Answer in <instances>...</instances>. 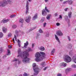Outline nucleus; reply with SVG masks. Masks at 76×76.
<instances>
[{
  "instance_id": "obj_56",
  "label": "nucleus",
  "mask_w": 76,
  "mask_h": 76,
  "mask_svg": "<svg viewBox=\"0 0 76 76\" xmlns=\"http://www.w3.org/2000/svg\"><path fill=\"white\" fill-rule=\"evenodd\" d=\"M8 47L9 48H11V47H12V46H8Z\"/></svg>"
},
{
  "instance_id": "obj_2",
  "label": "nucleus",
  "mask_w": 76,
  "mask_h": 76,
  "mask_svg": "<svg viewBox=\"0 0 76 76\" xmlns=\"http://www.w3.org/2000/svg\"><path fill=\"white\" fill-rule=\"evenodd\" d=\"M40 53L37 52L35 55L36 58L35 60L36 61H39L42 60L44 58H45L46 54L45 53L42 52H40Z\"/></svg>"
},
{
  "instance_id": "obj_14",
  "label": "nucleus",
  "mask_w": 76,
  "mask_h": 76,
  "mask_svg": "<svg viewBox=\"0 0 76 76\" xmlns=\"http://www.w3.org/2000/svg\"><path fill=\"white\" fill-rule=\"evenodd\" d=\"M55 38L58 41V42L59 43V44H60V40H59V39L58 38V37H57V36L56 35H55Z\"/></svg>"
},
{
  "instance_id": "obj_37",
  "label": "nucleus",
  "mask_w": 76,
  "mask_h": 76,
  "mask_svg": "<svg viewBox=\"0 0 76 76\" xmlns=\"http://www.w3.org/2000/svg\"><path fill=\"white\" fill-rule=\"evenodd\" d=\"M72 67L73 68H76V66L75 64H73V65H72Z\"/></svg>"
},
{
  "instance_id": "obj_64",
  "label": "nucleus",
  "mask_w": 76,
  "mask_h": 76,
  "mask_svg": "<svg viewBox=\"0 0 76 76\" xmlns=\"http://www.w3.org/2000/svg\"><path fill=\"white\" fill-rule=\"evenodd\" d=\"M13 42H14V43H15V40H13Z\"/></svg>"
},
{
  "instance_id": "obj_31",
  "label": "nucleus",
  "mask_w": 76,
  "mask_h": 76,
  "mask_svg": "<svg viewBox=\"0 0 76 76\" xmlns=\"http://www.w3.org/2000/svg\"><path fill=\"white\" fill-rule=\"evenodd\" d=\"M12 28H13V29H15V28H16L17 26H16V25H14L12 26Z\"/></svg>"
},
{
  "instance_id": "obj_58",
  "label": "nucleus",
  "mask_w": 76,
  "mask_h": 76,
  "mask_svg": "<svg viewBox=\"0 0 76 76\" xmlns=\"http://www.w3.org/2000/svg\"><path fill=\"white\" fill-rule=\"evenodd\" d=\"M7 70H10V68L8 67L7 68Z\"/></svg>"
},
{
  "instance_id": "obj_38",
  "label": "nucleus",
  "mask_w": 76,
  "mask_h": 76,
  "mask_svg": "<svg viewBox=\"0 0 76 76\" xmlns=\"http://www.w3.org/2000/svg\"><path fill=\"white\" fill-rule=\"evenodd\" d=\"M14 38L16 41H17V38L15 34L14 35Z\"/></svg>"
},
{
  "instance_id": "obj_60",
  "label": "nucleus",
  "mask_w": 76,
  "mask_h": 76,
  "mask_svg": "<svg viewBox=\"0 0 76 76\" xmlns=\"http://www.w3.org/2000/svg\"><path fill=\"white\" fill-rule=\"evenodd\" d=\"M12 40H13V41L15 40V39H14V38H13L12 39Z\"/></svg>"
},
{
  "instance_id": "obj_30",
  "label": "nucleus",
  "mask_w": 76,
  "mask_h": 76,
  "mask_svg": "<svg viewBox=\"0 0 76 76\" xmlns=\"http://www.w3.org/2000/svg\"><path fill=\"white\" fill-rule=\"evenodd\" d=\"M23 75L24 76H28L29 74H28L27 73H25Z\"/></svg>"
},
{
  "instance_id": "obj_8",
  "label": "nucleus",
  "mask_w": 76,
  "mask_h": 76,
  "mask_svg": "<svg viewBox=\"0 0 76 76\" xmlns=\"http://www.w3.org/2000/svg\"><path fill=\"white\" fill-rule=\"evenodd\" d=\"M56 34L58 36H63V33H62L61 31H58L56 32Z\"/></svg>"
},
{
  "instance_id": "obj_16",
  "label": "nucleus",
  "mask_w": 76,
  "mask_h": 76,
  "mask_svg": "<svg viewBox=\"0 0 76 76\" xmlns=\"http://www.w3.org/2000/svg\"><path fill=\"white\" fill-rule=\"evenodd\" d=\"M8 21H9V19L3 20H2V22H3V23H5L6 22H7Z\"/></svg>"
},
{
  "instance_id": "obj_20",
  "label": "nucleus",
  "mask_w": 76,
  "mask_h": 76,
  "mask_svg": "<svg viewBox=\"0 0 76 76\" xmlns=\"http://www.w3.org/2000/svg\"><path fill=\"white\" fill-rule=\"evenodd\" d=\"M72 60H73L74 62H75V63H76V56H73L72 58Z\"/></svg>"
},
{
  "instance_id": "obj_36",
  "label": "nucleus",
  "mask_w": 76,
  "mask_h": 76,
  "mask_svg": "<svg viewBox=\"0 0 76 76\" xmlns=\"http://www.w3.org/2000/svg\"><path fill=\"white\" fill-rule=\"evenodd\" d=\"M39 31L40 33H43V31H42V30L41 29H40L39 30Z\"/></svg>"
},
{
  "instance_id": "obj_24",
  "label": "nucleus",
  "mask_w": 76,
  "mask_h": 76,
  "mask_svg": "<svg viewBox=\"0 0 76 76\" xmlns=\"http://www.w3.org/2000/svg\"><path fill=\"white\" fill-rule=\"evenodd\" d=\"M68 47H69V48H72V44L71 43L68 44Z\"/></svg>"
},
{
  "instance_id": "obj_34",
  "label": "nucleus",
  "mask_w": 76,
  "mask_h": 76,
  "mask_svg": "<svg viewBox=\"0 0 76 76\" xmlns=\"http://www.w3.org/2000/svg\"><path fill=\"white\" fill-rule=\"evenodd\" d=\"M8 37H12V33H10L8 35Z\"/></svg>"
},
{
  "instance_id": "obj_25",
  "label": "nucleus",
  "mask_w": 76,
  "mask_h": 76,
  "mask_svg": "<svg viewBox=\"0 0 76 76\" xmlns=\"http://www.w3.org/2000/svg\"><path fill=\"white\" fill-rule=\"evenodd\" d=\"M7 52H8V53L7 54V56H9L10 54V50L8 49L7 50Z\"/></svg>"
},
{
  "instance_id": "obj_33",
  "label": "nucleus",
  "mask_w": 76,
  "mask_h": 76,
  "mask_svg": "<svg viewBox=\"0 0 76 76\" xmlns=\"http://www.w3.org/2000/svg\"><path fill=\"white\" fill-rule=\"evenodd\" d=\"M15 16H16V15H11L10 16V17L11 18H14Z\"/></svg>"
},
{
  "instance_id": "obj_40",
  "label": "nucleus",
  "mask_w": 76,
  "mask_h": 76,
  "mask_svg": "<svg viewBox=\"0 0 76 76\" xmlns=\"http://www.w3.org/2000/svg\"><path fill=\"white\" fill-rule=\"evenodd\" d=\"M49 34L48 33H47L46 35V37H49Z\"/></svg>"
},
{
  "instance_id": "obj_35",
  "label": "nucleus",
  "mask_w": 76,
  "mask_h": 76,
  "mask_svg": "<svg viewBox=\"0 0 76 76\" xmlns=\"http://www.w3.org/2000/svg\"><path fill=\"white\" fill-rule=\"evenodd\" d=\"M45 20V18H43L42 20H41V22H43Z\"/></svg>"
},
{
  "instance_id": "obj_26",
  "label": "nucleus",
  "mask_w": 76,
  "mask_h": 76,
  "mask_svg": "<svg viewBox=\"0 0 76 76\" xmlns=\"http://www.w3.org/2000/svg\"><path fill=\"white\" fill-rule=\"evenodd\" d=\"M51 16V15H48L47 16L46 18L47 19H48V20H49L50 18V16Z\"/></svg>"
},
{
  "instance_id": "obj_54",
  "label": "nucleus",
  "mask_w": 76,
  "mask_h": 76,
  "mask_svg": "<svg viewBox=\"0 0 76 76\" xmlns=\"http://www.w3.org/2000/svg\"><path fill=\"white\" fill-rule=\"evenodd\" d=\"M55 16H57L58 15V14H57V13H55Z\"/></svg>"
},
{
  "instance_id": "obj_32",
  "label": "nucleus",
  "mask_w": 76,
  "mask_h": 76,
  "mask_svg": "<svg viewBox=\"0 0 76 76\" xmlns=\"http://www.w3.org/2000/svg\"><path fill=\"white\" fill-rule=\"evenodd\" d=\"M66 72H68L70 71V68H67L66 69Z\"/></svg>"
},
{
  "instance_id": "obj_12",
  "label": "nucleus",
  "mask_w": 76,
  "mask_h": 76,
  "mask_svg": "<svg viewBox=\"0 0 76 76\" xmlns=\"http://www.w3.org/2000/svg\"><path fill=\"white\" fill-rule=\"evenodd\" d=\"M67 66V64L65 63H62L60 64V66H63V67H66Z\"/></svg>"
},
{
  "instance_id": "obj_10",
  "label": "nucleus",
  "mask_w": 76,
  "mask_h": 76,
  "mask_svg": "<svg viewBox=\"0 0 76 76\" xmlns=\"http://www.w3.org/2000/svg\"><path fill=\"white\" fill-rule=\"evenodd\" d=\"M65 21H66L68 22V23H69L70 22V20L69 19V17L67 15L65 16Z\"/></svg>"
},
{
  "instance_id": "obj_59",
  "label": "nucleus",
  "mask_w": 76,
  "mask_h": 76,
  "mask_svg": "<svg viewBox=\"0 0 76 76\" xmlns=\"http://www.w3.org/2000/svg\"><path fill=\"white\" fill-rule=\"evenodd\" d=\"M31 0H28L30 2H31Z\"/></svg>"
},
{
  "instance_id": "obj_28",
  "label": "nucleus",
  "mask_w": 76,
  "mask_h": 76,
  "mask_svg": "<svg viewBox=\"0 0 76 76\" xmlns=\"http://www.w3.org/2000/svg\"><path fill=\"white\" fill-rule=\"evenodd\" d=\"M55 49H53L51 52V54H54V53L55 52Z\"/></svg>"
},
{
  "instance_id": "obj_27",
  "label": "nucleus",
  "mask_w": 76,
  "mask_h": 76,
  "mask_svg": "<svg viewBox=\"0 0 76 76\" xmlns=\"http://www.w3.org/2000/svg\"><path fill=\"white\" fill-rule=\"evenodd\" d=\"M23 19H20V20H19V22H20V23H22L23 22Z\"/></svg>"
},
{
  "instance_id": "obj_39",
  "label": "nucleus",
  "mask_w": 76,
  "mask_h": 76,
  "mask_svg": "<svg viewBox=\"0 0 76 76\" xmlns=\"http://www.w3.org/2000/svg\"><path fill=\"white\" fill-rule=\"evenodd\" d=\"M73 52H69V54L70 55V56H72L73 55Z\"/></svg>"
},
{
  "instance_id": "obj_15",
  "label": "nucleus",
  "mask_w": 76,
  "mask_h": 76,
  "mask_svg": "<svg viewBox=\"0 0 76 76\" xmlns=\"http://www.w3.org/2000/svg\"><path fill=\"white\" fill-rule=\"evenodd\" d=\"M67 3H68L69 4L71 5L73 4V1L71 0H68L67 1Z\"/></svg>"
},
{
  "instance_id": "obj_47",
  "label": "nucleus",
  "mask_w": 76,
  "mask_h": 76,
  "mask_svg": "<svg viewBox=\"0 0 76 76\" xmlns=\"http://www.w3.org/2000/svg\"><path fill=\"white\" fill-rule=\"evenodd\" d=\"M59 19H62V16L61 15H59Z\"/></svg>"
},
{
  "instance_id": "obj_23",
  "label": "nucleus",
  "mask_w": 76,
  "mask_h": 76,
  "mask_svg": "<svg viewBox=\"0 0 76 76\" xmlns=\"http://www.w3.org/2000/svg\"><path fill=\"white\" fill-rule=\"evenodd\" d=\"M39 50L41 51H44V50H45V48L43 47L42 46L40 48Z\"/></svg>"
},
{
  "instance_id": "obj_42",
  "label": "nucleus",
  "mask_w": 76,
  "mask_h": 76,
  "mask_svg": "<svg viewBox=\"0 0 76 76\" xmlns=\"http://www.w3.org/2000/svg\"><path fill=\"white\" fill-rule=\"evenodd\" d=\"M18 44H20V41L19 40V39H18Z\"/></svg>"
},
{
  "instance_id": "obj_29",
  "label": "nucleus",
  "mask_w": 76,
  "mask_h": 76,
  "mask_svg": "<svg viewBox=\"0 0 76 76\" xmlns=\"http://www.w3.org/2000/svg\"><path fill=\"white\" fill-rule=\"evenodd\" d=\"M3 37V34L2 32H0V38H2Z\"/></svg>"
},
{
  "instance_id": "obj_43",
  "label": "nucleus",
  "mask_w": 76,
  "mask_h": 76,
  "mask_svg": "<svg viewBox=\"0 0 76 76\" xmlns=\"http://www.w3.org/2000/svg\"><path fill=\"white\" fill-rule=\"evenodd\" d=\"M56 25L57 26H60V24L59 23H56Z\"/></svg>"
},
{
  "instance_id": "obj_6",
  "label": "nucleus",
  "mask_w": 76,
  "mask_h": 76,
  "mask_svg": "<svg viewBox=\"0 0 76 76\" xmlns=\"http://www.w3.org/2000/svg\"><path fill=\"white\" fill-rule=\"evenodd\" d=\"M47 12H50V11L48 10L47 9V7H45V9H44L42 11V15H43V16L47 15Z\"/></svg>"
},
{
  "instance_id": "obj_63",
  "label": "nucleus",
  "mask_w": 76,
  "mask_h": 76,
  "mask_svg": "<svg viewBox=\"0 0 76 76\" xmlns=\"http://www.w3.org/2000/svg\"><path fill=\"white\" fill-rule=\"evenodd\" d=\"M74 76H76V74H75L74 75Z\"/></svg>"
},
{
  "instance_id": "obj_55",
  "label": "nucleus",
  "mask_w": 76,
  "mask_h": 76,
  "mask_svg": "<svg viewBox=\"0 0 76 76\" xmlns=\"http://www.w3.org/2000/svg\"><path fill=\"white\" fill-rule=\"evenodd\" d=\"M34 47V44H32V48H33Z\"/></svg>"
},
{
  "instance_id": "obj_50",
  "label": "nucleus",
  "mask_w": 76,
  "mask_h": 76,
  "mask_svg": "<svg viewBox=\"0 0 76 76\" xmlns=\"http://www.w3.org/2000/svg\"><path fill=\"white\" fill-rule=\"evenodd\" d=\"M15 32L16 35L17 34H18V30H15Z\"/></svg>"
},
{
  "instance_id": "obj_13",
  "label": "nucleus",
  "mask_w": 76,
  "mask_h": 76,
  "mask_svg": "<svg viewBox=\"0 0 76 76\" xmlns=\"http://www.w3.org/2000/svg\"><path fill=\"white\" fill-rule=\"evenodd\" d=\"M38 17V14H35V15L33 18V20H35V19H37V18Z\"/></svg>"
},
{
  "instance_id": "obj_62",
  "label": "nucleus",
  "mask_w": 76,
  "mask_h": 76,
  "mask_svg": "<svg viewBox=\"0 0 76 76\" xmlns=\"http://www.w3.org/2000/svg\"><path fill=\"white\" fill-rule=\"evenodd\" d=\"M63 0H60V1H62Z\"/></svg>"
},
{
  "instance_id": "obj_22",
  "label": "nucleus",
  "mask_w": 76,
  "mask_h": 76,
  "mask_svg": "<svg viewBox=\"0 0 76 76\" xmlns=\"http://www.w3.org/2000/svg\"><path fill=\"white\" fill-rule=\"evenodd\" d=\"M36 29V27L32 28H31L30 30H29L28 32H30L31 31L34 30V29Z\"/></svg>"
},
{
  "instance_id": "obj_18",
  "label": "nucleus",
  "mask_w": 76,
  "mask_h": 76,
  "mask_svg": "<svg viewBox=\"0 0 76 76\" xmlns=\"http://www.w3.org/2000/svg\"><path fill=\"white\" fill-rule=\"evenodd\" d=\"M28 41H27L26 42V43H24V47L26 48V46H28Z\"/></svg>"
},
{
  "instance_id": "obj_11",
  "label": "nucleus",
  "mask_w": 76,
  "mask_h": 76,
  "mask_svg": "<svg viewBox=\"0 0 76 76\" xmlns=\"http://www.w3.org/2000/svg\"><path fill=\"white\" fill-rule=\"evenodd\" d=\"M40 64L42 67H45V66H46V63L44 62H43Z\"/></svg>"
},
{
  "instance_id": "obj_5",
  "label": "nucleus",
  "mask_w": 76,
  "mask_h": 76,
  "mask_svg": "<svg viewBox=\"0 0 76 76\" xmlns=\"http://www.w3.org/2000/svg\"><path fill=\"white\" fill-rule=\"evenodd\" d=\"M64 60L66 63H70L72 61L71 58L69 55H66L64 56Z\"/></svg>"
},
{
  "instance_id": "obj_61",
  "label": "nucleus",
  "mask_w": 76,
  "mask_h": 76,
  "mask_svg": "<svg viewBox=\"0 0 76 76\" xmlns=\"http://www.w3.org/2000/svg\"><path fill=\"white\" fill-rule=\"evenodd\" d=\"M1 59H0V62H1Z\"/></svg>"
},
{
  "instance_id": "obj_51",
  "label": "nucleus",
  "mask_w": 76,
  "mask_h": 76,
  "mask_svg": "<svg viewBox=\"0 0 76 76\" xmlns=\"http://www.w3.org/2000/svg\"><path fill=\"white\" fill-rule=\"evenodd\" d=\"M67 9H68V8H66L64 9V10H65V11H66L67 10Z\"/></svg>"
},
{
  "instance_id": "obj_17",
  "label": "nucleus",
  "mask_w": 76,
  "mask_h": 76,
  "mask_svg": "<svg viewBox=\"0 0 76 76\" xmlns=\"http://www.w3.org/2000/svg\"><path fill=\"white\" fill-rule=\"evenodd\" d=\"M2 31L4 33H6L7 31V28L4 27L2 28Z\"/></svg>"
},
{
  "instance_id": "obj_1",
  "label": "nucleus",
  "mask_w": 76,
  "mask_h": 76,
  "mask_svg": "<svg viewBox=\"0 0 76 76\" xmlns=\"http://www.w3.org/2000/svg\"><path fill=\"white\" fill-rule=\"evenodd\" d=\"M33 51L32 49H31V48H29L28 50L26 51L22 52L21 50L19 48L18 50V55L17 56V57H20L22 58H23V63H29L30 59L29 58L27 57L28 56H29V53H28V52L30 51Z\"/></svg>"
},
{
  "instance_id": "obj_21",
  "label": "nucleus",
  "mask_w": 76,
  "mask_h": 76,
  "mask_svg": "<svg viewBox=\"0 0 76 76\" xmlns=\"http://www.w3.org/2000/svg\"><path fill=\"white\" fill-rule=\"evenodd\" d=\"M18 61L19 64L20 63V61L19 60V59L15 58L13 60V61Z\"/></svg>"
},
{
  "instance_id": "obj_46",
  "label": "nucleus",
  "mask_w": 76,
  "mask_h": 76,
  "mask_svg": "<svg viewBox=\"0 0 76 76\" xmlns=\"http://www.w3.org/2000/svg\"><path fill=\"white\" fill-rule=\"evenodd\" d=\"M45 3H47L49 1V0H44Z\"/></svg>"
},
{
  "instance_id": "obj_45",
  "label": "nucleus",
  "mask_w": 76,
  "mask_h": 76,
  "mask_svg": "<svg viewBox=\"0 0 76 76\" xmlns=\"http://www.w3.org/2000/svg\"><path fill=\"white\" fill-rule=\"evenodd\" d=\"M46 25H47V23H45L43 24V26H44V27H45V26H46Z\"/></svg>"
},
{
  "instance_id": "obj_53",
  "label": "nucleus",
  "mask_w": 76,
  "mask_h": 76,
  "mask_svg": "<svg viewBox=\"0 0 76 76\" xmlns=\"http://www.w3.org/2000/svg\"><path fill=\"white\" fill-rule=\"evenodd\" d=\"M47 69V67H45V68L44 69V70H46V69Z\"/></svg>"
},
{
  "instance_id": "obj_44",
  "label": "nucleus",
  "mask_w": 76,
  "mask_h": 76,
  "mask_svg": "<svg viewBox=\"0 0 76 76\" xmlns=\"http://www.w3.org/2000/svg\"><path fill=\"white\" fill-rule=\"evenodd\" d=\"M57 76H61L62 75L60 73H58L57 75Z\"/></svg>"
},
{
  "instance_id": "obj_49",
  "label": "nucleus",
  "mask_w": 76,
  "mask_h": 76,
  "mask_svg": "<svg viewBox=\"0 0 76 76\" xmlns=\"http://www.w3.org/2000/svg\"><path fill=\"white\" fill-rule=\"evenodd\" d=\"M7 55H6L4 56H3V58H5L7 57Z\"/></svg>"
},
{
  "instance_id": "obj_57",
  "label": "nucleus",
  "mask_w": 76,
  "mask_h": 76,
  "mask_svg": "<svg viewBox=\"0 0 76 76\" xmlns=\"http://www.w3.org/2000/svg\"><path fill=\"white\" fill-rule=\"evenodd\" d=\"M18 46H19V47H20V44H18Z\"/></svg>"
},
{
  "instance_id": "obj_19",
  "label": "nucleus",
  "mask_w": 76,
  "mask_h": 76,
  "mask_svg": "<svg viewBox=\"0 0 76 76\" xmlns=\"http://www.w3.org/2000/svg\"><path fill=\"white\" fill-rule=\"evenodd\" d=\"M72 13L71 12H70L68 13V16L69 18H72Z\"/></svg>"
},
{
  "instance_id": "obj_4",
  "label": "nucleus",
  "mask_w": 76,
  "mask_h": 76,
  "mask_svg": "<svg viewBox=\"0 0 76 76\" xmlns=\"http://www.w3.org/2000/svg\"><path fill=\"white\" fill-rule=\"evenodd\" d=\"M33 69L34 72L35 73H34V76H37L38 75V74L39 73V69L37 66V65L36 63H34L33 64Z\"/></svg>"
},
{
  "instance_id": "obj_41",
  "label": "nucleus",
  "mask_w": 76,
  "mask_h": 76,
  "mask_svg": "<svg viewBox=\"0 0 76 76\" xmlns=\"http://www.w3.org/2000/svg\"><path fill=\"white\" fill-rule=\"evenodd\" d=\"M67 37H68V39L69 41H70V40H71V39H70V37H69V36H68Z\"/></svg>"
},
{
  "instance_id": "obj_3",
  "label": "nucleus",
  "mask_w": 76,
  "mask_h": 76,
  "mask_svg": "<svg viewBox=\"0 0 76 76\" xmlns=\"http://www.w3.org/2000/svg\"><path fill=\"white\" fill-rule=\"evenodd\" d=\"M12 1L10 0H3L0 2V7H5L8 3L10 4Z\"/></svg>"
},
{
  "instance_id": "obj_52",
  "label": "nucleus",
  "mask_w": 76,
  "mask_h": 76,
  "mask_svg": "<svg viewBox=\"0 0 76 76\" xmlns=\"http://www.w3.org/2000/svg\"><path fill=\"white\" fill-rule=\"evenodd\" d=\"M67 1H65L63 2V4H66V3H67Z\"/></svg>"
},
{
  "instance_id": "obj_7",
  "label": "nucleus",
  "mask_w": 76,
  "mask_h": 76,
  "mask_svg": "<svg viewBox=\"0 0 76 76\" xmlns=\"http://www.w3.org/2000/svg\"><path fill=\"white\" fill-rule=\"evenodd\" d=\"M29 2L28 1H26V13H27L28 12V10H29Z\"/></svg>"
},
{
  "instance_id": "obj_48",
  "label": "nucleus",
  "mask_w": 76,
  "mask_h": 76,
  "mask_svg": "<svg viewBox=\"0 0 76 76\" xmlns=\"http://www.w3.org/2000/svg\"><path fill=\"white\" fill-rule=\"evenodd\" d=\"M37 37H36V38H38V37H39V36L40 35L39 34H37Z\"/></svg>"
},
{
  "instance_id": "obj_9",
  "label": "nucleus",
  "mask_w": 76,
  "mask_h": 76,
  "mask_svg": "<svg viewBox=\"0 0 76 76\" xmlns=\"http://www.w3.org/2000/svg\"><path fill=\"white\" fill-rule=\"evenodd\" d=\"M26 22L27 23H28V22H29V21H30V20H31V16H28V17H26Z\"/></svg>"
}]
</instances>
